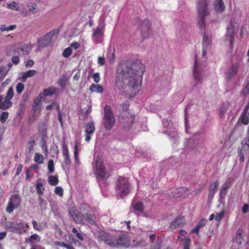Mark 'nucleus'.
<instances>
[{
    "label": "nucleus",
    "mask_w": 249,
    "mask_h": 249,
    "mask_svg": "<svg viewBox=\"0 0 249 249\" xmlns=\"http://www.w3.org/2000/svg\"><path fill=\"white\" fill-rule=\"evenodd\" d=\"M246 152V150L244 149H240V148H238V157L239 158V160L240 162H243L244 161V155L245 153Z\"/></svg>",
    "instance_id": "nucleus-39"
},
{
    "label": "nucleus",
    "mask_w": 249,
    "mask_h": 249,
    "mask_svg": "<svg viewBox=\"0 0 249 249\" xmlns=\"http://www.w3.org/2000/svg\"><path fill=\"white\" fill-rule=\"evenodd\" d=\"M85 219H86L87 221H88L90 224H94V221L91 216H90V213L87 214V215H85L83 216Z\"/></svg>",
    "instance_id": "nucleus-53"
},
{
    "label": "nucleus",
    "mask_w": 249,
    "mask_h": 249,
    "mask_svg": "<svg viewBox=\"0 0 249 249\" xmlns=\"http://www.w3.org/2000/svg\"><path fill=\"white\" fill-rule=\"evenodd\" d=\"M185 218L183 216L178 217L171 222L170 227L172 229L181 227L185 224Z\"/></svg>",
    "instance_id": "nucleus-16"
},
{
    "label": "nucleus",
    "mask_w": 249,
    "mask_h": 249,
    "mask_svg": "<svg viewBox=\"0 0 249 249\" xmlns=\"http://www.w3.org/2000/svg\"><path fill=\"white\" fill-rule=\"evenodd\" d=\"M49 172L52 173L54 172V162L53 160H50L48 164Z\"/></svg>",
    "instance_id": "nucleus-46"
},
{
    "label": "nucleus",
    "mask_w": 249,
    "mask_h": 249,
    "mask_svg": "<svg viewBox=\"0 0 249 249\" xmlns=\"http://www.w3.org/2000/svg\"><path fill=\"white\" fill-rule=\"evenodd\" d=\"M92 78L95 83H98L100 81V76L98 72L94 73L92 75Z\"/></svg>",
    "instance_id": "nucleus-58"
},
{
    "label": "nucleus",
    "mask_w": 249,
    "mask_h": 249,
    "mask_svg": "<svg viewBox=\"0 0 249 249\" xmlns=\"http://www.w3.org/2000/svg\"><path fill=\"white\" fill-rule=\"evenodd\" d=\"M8 71L4 67L0 68V81L3 79L6 76Z\"/></svg>",
    "instance_id": "nucleus-49"
},
{
    "label": "nucleus",
    "mask_w": 249,
    "mask_h": 249,
    "mask_svg": "<svg viewBox=\"0 0 249 249\" xmlns=\"http://www.w3.org/2000/svg\"><path fill=\"white\" fill-rule=\"evenodd\" d=\"M36 73V71L35 70H29L23 72L21 77V81L23 82H25L27 78L33 76Z\"/></svg>",
    "instance_id": "nucleus-26"
},
{
    "label": "nucleus",
    "mask_w": 249,
    "mask_h": 249,
    "mask_svg": "<svg viewBox=\"0 0 249 249\" xmlns=\"http://www.w3.org/2000/svg\"><path fill=\"white\" fill-rule=\"evenodd\" d=\"M34 61L33 60L30 59L27 61V62L25 64V66L26 67H32L34 65Z\"/></svg>",
    "instance_id": "nucleus-64"
},
{
    "label": "nucleus",
    "mask_w": 249,
    "mask_h": 249,
    "mask_svg": "<svg viewBox=\"0 0 249 249\" xmlns=\"http://www.w3.org/2000/svg\"><path fill=\"white\" fill-rule=\"evenodd\" d=\"M11 60L13 63L15 65H18L19 62V58L18 56H13Z\"/></svg>",
    "instance_id": "nucleus-61"
},
{
    "label": "nucleus",
    "mask_w": 249,
    "mask_h": 249,
    "mask_svg": "<svg viewBox=\"0 0 249 249\" xmlns=\"http://www.w3.org/2000/svg\"><path fill=\"white\" fill-rule=\"evenodd\" d=\"M48 182L50 185L55 186L58 182V178L56 176H50L49 178Z\"/></svg>",
    "instance_id": "nucleus-38"
},
{
    "label": "nucleus",
    "mask_w": 249,
    "mask_h": 249,
    "mask_svg": "<svg viewBox=\"0 0 249 249\" xmlns=\"http://www.w3.org/2000/svg\"><path fill=\"white\" fill-rule=\"evenodd\" d=\"M193 76L197 83H201L204 77L203 71L199 66L196 56L195 57V62L193 69Z\"/></svg>",
    "instance_id": "nucleus-10"
},
{
    "label": "nucleus",
    "mask_w": 249,
    "mask_h": 249,
    "mask_svg": "<svg viewBox=\"0 0 249 249\" xmlns=\"http://www.w3.org/2000/svg\"><path fill=\"white\" fill-rule=\"evenodd\" d=\"M69 77L67 75L63 74L58 81V84L61 89H64L66 86V82Z\"/></svg>",
    "instance_id": "nucleus-27"
},
{
    "label": "nucleus",
    "mask_w": 249,
    "mask_h": 249,
    "mask_svg": "<svg viewBox=\"0 0 249 249\" xmlns=\"http://www.w3.org/2000/svg\"><path fill=\"white\" fill-rule=\"evenodd\" d=\"M24 89V85L21 83H18L16 86V92L18 94L22 93Z\"/></svg>",
    "instance_id": "nucleus-42"
},
{
    "label": "nucleus",
    "mask_w": 249,
    "mask_h": 249,
    "mask_svg": "<svg viewBox=\"0 0 249 249\" xmlns=\"http://www.w3.org/2000/svg\"><path fill=\"white\" fill-rule=\"evenodd\" d=\"M62 152L64 157L69 156L68 147L65 144H63L62 146Z\"/></svg>",
    "instance_id": "nucleus-57"
},
{
    "label": "nucleus",
    "mask_w": 249,
    "mask_h": 249,
    "mask_svg": "<svg viewBox=\"0 0 249 249\" xmlns=\"http://www.w3.org/2000/svg\"><path fill=\"white\" fill-rule=\"evenodd\" d=\"M151 22L145 19L141 23V38L143 39L149 38L152 35L151 29Z\"/></svg>",
    "instance_id": "nucleus-9"
},
{
    "label": "nucleus",
    "mask_w": 249,
    "mask_h": 249,
    "mask_svg": "<svg viewBox=\"0 0 249 249\" xmlns=\"http://www.w3.org/2000/svg\"><path fill=\"white\" fill-rule=\"evenodd\" d=\"M140 64L133 62L129 65L119 67L115 79L116 87L119 89H123L128 80L129 87L132 89H136L140 85Z\"/></svg>",
    "instance_id": "nucleus-1"
},
{
    "label": "nucleus",
    "mask_w": 249,
    "mask_h": 249,
    "mask_svg": "<svg viewBox=\"0 0 249 249\" xmlns=\"http://www.w3.org/2000/svg\"><path fill=\"white\" fill-rule=\"evenodd\" d=\"M29 11L34 14H36L37 12L36 4L34 3L31 6H30Z\"/></svg>",
    "instance_id": "nucleus-55"
},
{
    "label": "nucleus",
    "mask_w": 249,
    "mask_h": 249,
    "mask_svg": "<svg viewBox=\"0 0 249 249\" xmlns=\"http://www.w3.org/2000/svg\"><path fill=\"white\" fill-rule=\"evenodd\" d=\"M12 105V103L10 100H7L5 99L4 101L0 103V108L5 110L10 108Z\"/></svg>",
    "instance_id": "nucleus-30"
},
{
    "label": "nucleus",
    "mask_w": 249,
    "mask_h": 249,
    "mask_svg": "<svg viewBox=\"0 0 249 249\" xmlns=\"http://www.w3.org/2000/svg\"><path fill=\"white\" fill-rule=\"evenodd\" d=\"M21 202V199L18 195H13L8 202L6 208V211L8 213H11L14 210L19 206Z\"/></svg>",
    "instance_id": "nucleus-11"
},
{
    "label": "nucleus",
    "mask_w": 249,
    "mask_h": 249,
    "mask_svg": "<svg viewBox=\"0 0 249 249\" xmlns=\"http://www.w3.org/2000/svg\"><path fill=\"white\" fill-rule=\"evenodd\" d=\"M36 190L37 193L40 195L43 194L44 188L43 187L42 183L37 182L36 185Z\"/></svg>",
    "instance_id": "nucleus-41"
},
{
    "label": "nucleus",
    "mask_w": 249,
    "mask_h": 249,
    "mask_svg": "<svg viewBox=\"0 0 249 249\" xmlns=\"http://www.w3.org/2000/svg\"><path fill=\"white\" fill-rule=\"evenodd\" d=\"M54 193L55 194L62 196L63 195V189L60 186L56 187L54 189Z\"/></svg>",
    "instance_id": "nucleus-51"
},
{
    "label": "nucleus",
    "mask_w": 249,
    "mask_h": 249,
    "mask_svg": "<svg viewBox=\"0 0 249 249\" xmlns=\"http://www.w3.org/2000/svg\"><path fill=\"white\" fill-rule=\"evenodd\" d=\"M32 223L34 228L37 231H41L42 229L47 227V223L46 222H42L38 225L36 221L33 220Z\"/></svg>",
    "instance_id": "nucleus-29"
},
{
    "label": "nucleus",
    "mask_w": 249,
    "mask_h": 249,
    "mask_svg": "<svg viewBox=\"0 0 249 249\" xmlns=\"http://www.w3.org/2000/svg\"><path fill=\"white\" fill-rule=\"evenodd\" d=\"M95 129L94 124L92 121H89L85 126V141L86 142H89L90 141L91 136L94 133Z\"/></svg>",
    "instance_id": "nucleus-12"
},
{
    "label": "nucleus",
    "mask_w": 249,
    "mask_h": 249,
    "mask_svg": "<svg viewBox=\"0 0 249 249\" xmlns=\"http://www.w3.org/2000/svg\"><path fill=\"white\" fill-rule=\"evenodd\" d=\"M94 160L97 175L102 179L107 178L109 176V174L106 171L101 158L97 157Z\"/></svg>",
    "instance_id": "nucleus-8"
},
{
    "label": "nucleus",
    "mask_w": 249,
    "mask_h": 249,
    "mask_svg": "<svg viewBox=\"0 0 249 249\" xmlns=\"http://www.w3.org/2000/svg\"><path fill=\"white\" fill-rule=\"evenodd\" d=\"M71 53V50L68 48L64 50L63 53V56L65 58H68Z\"/></svg>",
    "instance_id": "nucleus-54"
},
{
    "label": "nucleus",
    "mask_w": 249,
    "mask_h": 249,
    "mask_svg": "<svg viewBox=\"0 0 249 249\" xmlns=\"http://www.w3.org/2000/svg\"><path fill=\"white\" fill-rule=\"evenodd\" d=\"M59 32V29H54L47 33L42 37H40L37 41V46L39 48L48 46L50 44L53 36L57 34Z\"/></svg>",
    "instance_id": "nucleus-7"
},
{
    "label": "nucleus",
    "mask_w": 249,
    "mask_h": 249,
    "mask_svg": "<svg viewBox=\"0 0 249 249\" xmlns=\"http://www.w3.org/2000/svg\"><path fill=\"white\" fill-rule=\"evenodd\" d=\"M98 238L106 244L112 248L127 247L128 245V239L126 235L123 234L117 237L115 235L101 231L99 232Z\"/></svg>",
    "instance_id": "nucleus-2"
},
{
    "label": "nucleus",
    "mask_w": 249,
    "mask_h": 249,
    "mask_svg": "<svg viewBox=\"0 0 249 249\" xmlns=\"http://www.w3.org/2000/svg\"><path fill=\"white\" fill-rule=\"evenodd\" d=\"M129 106V104L126 102L121 105L122 111L119 117L120 121L126 127L129 126L135 119L134 116L128 111Z\"/></svg>",
    "instance_id": "nucleus-5"
},
{
    "label": "nucleus",
    "mask_w": 249,
    "mask_h": 249,
    "mask_svg": "<svg viewBox=\"0 0 249 249\" xmlns=\"http://www.w3.org/2000/svg\"><path fill=\"white\" fill-rule=\"evenodd\" d=\"M104 27L103 25H99L97 26L92 35V38L94 40H97L103 36L104 32Z\"/></svg>",
    "instance_id": "nucleus-17"
},
{
    "label": "nucleus",
    "mask_w": 249,
    "mask_h": 249,
    "mask_svg": "<svg viewBox=\"0 0 249 249\" xmlns=\"http://www.w3.org/2000/svg\"><path fill=\"white\" fill-rule=\"evenodd\" d=\"M225 213V210H223L220 213H217L216 215H215V219L217 221H220L222 220L224 217V215Z\"/></svg>",
    "instance_id": "nucleus-50"
},
{
    "label": "nucleus",
    "mask_w": 249,
    "mask_h": 249,
    "mask_svg": "<svg viewBox=\"0 0 249 249\" xmlns=\"http://www.w3.org/2000/svg\"><path fill=\"white\" fill-rule=\"evenodd\" d=\"M6 226L11 231H14V230H21L24 227L23 224L15 222H7Z\"/></svg>",
    "instance_id": "nucleus-21"
},
{
    "label": "nucleus",
    "mask_w": 249,
    "mask_h": 249,
    "mask_svg": "<svg viewBox=\"0 0 249 249\" xmlns=\"http://www.w3.org/2000/svg\"><path fill=\"white\" fill-rule=\"evenodd\" d=\"M163 125L165 127L171 128L173 125V123L170 121L165 120L163 122Z\"/></svg>",
    "instance_id": "nucleus-59"
},
{
    "label": "nucleus",
    "mask_w": 249,
    "mask_h": 249,
    "mask_svg": "<svg viewBox=\"0 0 249 249\" xmlns=\"http://www.w3.org/2000/svg\"><path fill=\"white\" fill-rule=\"evenodd\" d=\"M225 9L223 0H216L214 4V10L217 12L222 13Z\"/></svg>",
    "instance_id": "nucleus-19"
},
{
    "label": "nucleus",
    "mask_w": 249,
    "mask_h": 249,
    "mask_svg": "<svg viewBox=\"0 0 249 249\" xmlns=\"http://www.w3.org/2000/svg\"><path fill=\"white\" fill-rule=\"evenodd\" d=\"M34 160L38 164H42L44 161L43 156L41 154L36 153L35 155Z\"/></svg>",
    "instance_id": "nucleus-36"
},
{
    "label": "nucleus",
    "mask_w": 249,
    "mask_h": 249,
    "mask_svg": "<svg viewBox=\"0 0 249 249\" xmlns=\"http://www.w3.org/2000/svg\"><path fill=\"white\" fill-rule=\"evenodd\" d=\"M17 27L16 25H11L8 27H6L5 25H2L0 27V31L1 32L4 31H10L15 30Z\"/></svg>",
    "instance_id": "nucleus-34"
},
{
    "label": "nucleus",
    "mask_w": 249,
    "mask_h": 249,
    "mask_svg": "<svg viewBox=\"0 0 249 249\" xmlns=\"http://www.w3.org/2000/svg\"><path fill=\"white\" fill-rule=\"evenodd\" d=\"M90 211L91 208L88 204H82L81 205L80 208V212L83 216L87 215V214L89 213Z\"/></svg>",
    "instance_id": "nucleus-22"
},
{
    "label": "nucleus",
    "mask_w": 249,
    "mask_h": 249,
    "mask_svg": "<svg viewBox=\"0 0 249 249\" xmlns=\"http://www.w3.org/2000/svg\"><path fill=\"white\" fill-rule=\"evenodd\" d=\"M9 116L8 112H3L0 115V121L2 123H4Z\"/></svg>",
    "instance_id": "nucleus-43"
},
{
    "label": "nucleus",
    "mask_w": 249,
    "mask_h": 249,
    "mask_svg": "<svg viewBox=\"0 0 249 249\" xmlns=\"http://www.w3.org/2000/svg\"><path fill=\"white\" fill-rule=\"evenodd\" d=\"M229 188V185L227 183H224L221 186L220 192V195L221 198H225L227 194V191Z\"/></svg>",
    "instance_id": "nucleus-31"
},
{
    "label": "nucleus",
    "mask_w": 249,
    "mask_h": 249,
    "mask_svg": "<svg viewBox=\"0 0 249 249\" xmlns=\"http://www.w3.org/2000/svg\"><path fill=\"white\" fill-rule=\"evenodd\" d=\"M14 96V89L11 87L9 88L8 91L6 93V95L5 99L7 100H11Z\"/></svg>",
    "instance_id": "nucleus-40"
},
{
    "label": "nucleus",
    "mask_w": 249,
    "mask_h": 249,
    "mask_svg": "<svg viewBox=\"0 0 249 249\" xmlns=\"http://www.w3.org/2000/svg\"><path fill=\"white\" fill-rule=\"evenodd\" d=\"M238 67L237 65H232L227 72V77L229 79L234 77L237 72Z\"/></svg>",
    "instance_id": "nucleus-20"
},
{
    "label": "nucleus",
    "mask_w": 249,
    "mask_h": 249,
    "mask_svg": "<svg viewBox=\"0 0 249 249\" xmlns=\"http://www.w3.org/2000/svg\"><path fill=\"white\" fill-rule=\"evenodd\" d=\"M34 45L31 44H23L17 48L15 52H17L20 55H26L29 53Z\"/></svg>",
    "instance_id": "nucleus-14"
},
{
    "label": "nucleus",
    "mask_w": 249,
    "mask_h": 249,
    "mask_svg": "<svg viewBox=\"0 0 249 249\" xmlns=\"http://www.w3.org/2000/svg\"><path fill=\"white\" fill-rule=\"evenodd\" d=\"M181 241L184 242L183 249H190V245L191 244V240L189 238L181 239Z\"/></svg>",
    "instance_id": "nucleus-48"
},
{
    "label": "nucleus",
    "mask_w": 249,
    "mask_h": 249,
    "mask_svg": "<svg viewBox=\"0 0 249 249\" xmlns=\"http://www.w3.org/2000/svg\"><path fill=\"white\" fill-rule=\"evenodd\" d=\"M209 0H200L197 4L198 25L200 28L205 26V18L210 14L208 5Z\"/></svg>",
    "instance_id": "nucleus-3"
},
{
    "label": "nucleus",
    "mask_w": 249,
    "mask_h": 249,
    "mask_svg": "<svg viewBox=\"0 0 249 249\" xmlns=\"http://www.w3.org/2000/svg\"><path fill=\"white\" fill-rule=\"evenodd\" d=\"M55 89L53 88H49L48 89L44 90V94L46 96H50L55 92Z\"/></svg>",
    "instance_id": "nucleus-45"
},
{
    "label": "nucleus",
    "mask_w": 249,
    "mask_h": 249,
    "mask_svg": "<svg viewBox=\"0 0 249 249\" xmlns=\"http://www.w3.org/2000/svg\"><path fill=\"white\" fill-rule=\"evenodd\" d=\"M98 63L101 66H103L105 64V58L102 57H99L98 59Z\"/></svg>",
    "instance_id": "nucleus-63"
},
{
    "label": "nucleus",
    "mask_w": 249,
    "mask_h": 249,
    "mask_svg": "<svg viewBox=\"0 0 249 249\" xmlns=\"http://www.w3.org/2000/svg\"><path fill=\"white\" fill-rule=\"evenodd\" d=\"M211 44V39L209 36L204 34L202 40V47L209 48Z\"/></svg>",
    "instance_id": "nucleus-28"
},
{
    "label": "nucleus",
    "mask_w": 249,
    "mask_h": 249,
    "mask_svg": "<svg viewBox=\"0 0 249 249\" xmlns=\"http://www.w3.org/2000/svg\"><path fill=\"white\" fill-rule=\"evenodd\" d=\"M71 162L70 156H64L63 167L69 169L70 167Z\"/></svg>",
    "instance_id": "nucleus-37"
},
{
    "label": "nucleus",
    "mask_w": 249,
    "mask_h": 249,
    "mask_svg": "<svg viewBox=\"0 0 249 249\" xmlns=\"http://www.w3.org/2000/svg\"><path fill=\"white\" fill-rule=\"evenodd\" d=\"M74 158L76 161H78V143L76 142L74 144Z\"/></svg>",
    "instance_id": "nucleus-56"
},
{
    "label": "nucleus",
    "mask_w": 249,
    "mask_h": 249,
    "mask_svg": "<svg viewBox=\"0 0 249 249\" xmlns=\"http://www.w3.org/2000/svg\"><path fill=\"white\" fill-rule=\"evenodd\" d=\"M194 139L195 141L198 140L201 142H203V139L202 138L200 133H197L195 134L194 136Z\"/></svg>",
    "instance_id": "nucleus-60"
},
{
    "label": "nucleus",
    "mask_w": 249,
    "mask_h": 249,
    "mask_svg": "<svg viewBox=\"0 0 249 249\" xmlns=\"http://www.w3.org/2000/svg\"><path fill=\"white\" fill-rule=\"evenodd\" d=\"M115 189L119 196L123 197L128 195L130 192L131 186L127 178L120 177L116 180Z\"/></svg>",
    "instance_id": "nucleus-4"
},
{
    "label": "nucleus",
    "mask_w": 249,
    "mask_h": 249,
    "mask_svg": "<svg viewBox=\"0 0 249 249\" xmlns=\"http://www.w3.org/2000/svg\"><path fill=\"white\" fill-rule=\"evenodd\" d=\"M89 90L91 92H95L98 93H102L103 91V88L100 85L92 84L89 88Z\"/></svg>",
    "instance_id": "nucleus-24"
},
{
    "label": "nucleus",
    "mask_w": 249,
    "mask_h": 249,
    "mask_svg": "<svg viewBox=\"0 0 249 249\" xmlns=\"http://www.w3.org/2000/svg\"><path fill=\"white\" fill-rule=\"evenodd\" d=\"M69 214L71 216L74 221L77 223H81L83 222V216L81 213L74 209H71L69 211Z\"/></svg>",
    "instance_id": "nucleus-15"
},
{
    "label": "nucleus",
    "mask_w": 249,
    "mask_h": 249,
    "mask_svg": "<svg viewBox=\"0 0 249 249\" xmlns=\"http://www.w3.org/2000/svg\"><path fill=\"white\" fill-rule=\"evenodd\" d=\"M243 230L241 229H239L236 232L235 238L233 239V242L236 244L238 246H240L243 242Z\"/></svg>",
    "instance_id": "nucleus-18"
},
{
    "label": "nucleus",
    "mask_w": 249,
    "mask_h": 249,
    "mask_svg": "<svg viewBox=\"0 0 249 249\" xmlns=\"http://www.w3.org/2000/svg\"><path fill=\"white\" fill-rule=\"evenodd\" d=\"M35 141L34 140H32V141H30V142H29L28 144L29 146L28 147V149H29V152H31V151L32 150L34 145H35Z\"/></svg>",
    "instance_id": "nucleus-62"
},
{
    "label": "nucleus",
    "mask_w": 249,
    "mask_h": 249,
    "mask_svg": "<svg viewBox=\"0 0 249 249\" xmlns=\"http://www.w3.org/2000/svg\"><path fill=\"white\" fill-rule=\"evenodd\" d=\"M40 240L39 236L37 234H32L31 236L30 237L29 239H26L27 242H32L34 240Z\"/></svg>",
    "instance_id": "nucleus-52"
},
{
    "label": "nucleus",
    "mask_w": 249,
    "mask_h": 249,
    "mask_svg": "<svg viewBox=\"0 0 249 249\" xmlns=\"http://www.w3.org/2000/svg\"><path fill=\"white\" fill-rule=\"evenodd\" d=\"M232 32L230 30V28L228 29V32H227L225 36L226 41L228 42L231 46L233 44V37L235 34L232 33Z\"/></svg>",
    "instance_id": "nucleus-25"
},
{
    "label": "nucleus",
    "mask_w": 249,
    "mask_h": 249,
    "mask_svg": "<svg viewBox=\"0 0 249 249\" xmlns=\"http://www.w3.org/2000/svg\"><path fill=\"white\" fill-rule=\"evenodd\" d=\"M134 212L138 216V213L140 212V197L136 196L132 201L130 213Z\"/></svg>",
    "instance_id": "nucleus-13"
},
{
    "label": "nucleus",
    "mask_w": 249,
    "mask_h": 249,
    "mask_svg": "<svg viewBox=\"0 0 249 249\" xmlns=\"http://www.w3.org/2000/svg\"><path fill=\"white\" fill-rule=\"evenodd\" d=\"M219 186V182L218 181H216L211 183L209 188V192H212L215 193Z\"/></svg>",
    "instance_id": "nucleus-33"
},
{
    "label": "nucleus",
    "mask_w": 249,
    "mask_h": 249,
    "mask_svg": "<svg viewBox=\"0 0 249 249\" xmlns=\"http://www.w3.org/2000/svg\"><path fill=\"white\" fill-rule=\"evenodd\" d=\"M230 28L231 31H232V33L235 34V32H237L238 29V26L236 23L231 22L229 26L227 27V30L228 32V29Z\"/></svg>",
    "instance_id": "nucleus-35"
},
{
    "label": "nucleus",
    "mask_w": 249,
    "mask_h": 249,
    "mask_svg": "<svg viewBox=\"0 0 249 249\" xmlns=\"http://www.w3.org/2000/svg\"><path fill=\"white\" fill-rule=\"evenodd\" d=\"M104 125L107 129H110L114 125L115 119L111 107L106 105L104 108Z\"/></svg>",
    "instance_id": "nucleus-6"
},
{
    "label": "nucleus",
    "mask_w": 249,
    "mask_h": 249,
    "mask_svg": "<svg viewBox=\"0 0 249 249\" xmlns=\"http://www.w3.org/2000/svg\"><path fill=\"white\" fill-rule=\"evenodd\" d=\"M240 122L245 125L248 124L249 123V113H245L242 112L238 121V123Z\"/></svg>",
    "instance_id": "nucleus-23"
},
{
    "label": "nucleus",
    "mask_w": 249,
    "mask_h": 249,
    "mask_svg": "<svg viewBox=\"0 0 249 249\" xmlns=\"http://www.w3.org/2000/svg\"><path fill=\"white\" fill-rule=\"evenodd\" d=\"M242 149L245 150L246 146H248L249 148V134L245 138L242 142Z\"/></svg>",
    "instance_id": "nucleus-47"
},
{
    "label": "nucleus",
    "mask_w": 249,
    "mask_h": 249,
    "mask_svg": "<svg viewBox=\"0 0 249 249\" xmlns=\"http://www.w3.org/2000/svg\"><path fill=\"white\" fill-rule=\"evenodd\" d=\"M186 189L184 188H181L178 189V190H176V192L173 196L175 197H185L188 196V194H185Z\"/></svg>",
    "instance_id": "nucleus-32"
},
{
    "label": "nucleus",
    "mask_w": 249,
    "mask_h": 249,
    "mask_svg": "<svg viewBox=\"0 0 249 249\" xmlns=\"http://www.w3.org/2000/svg\"><path fill=\"white\" fill-rule=\"evenodd\" d=\"M7 7L9 9H11L16 10H18L19 8L18 4L16 3L15 1H13L11 3H8L7 4Z\"/></svg>",
    "instance_id": "nucleus-44"
}]
</instances>
